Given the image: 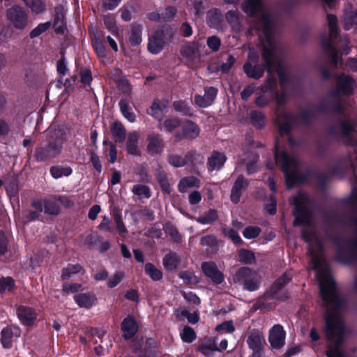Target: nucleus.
Segmentation results:
<instances>
[{"instance_id": "obj_21", "label": "nucleus", "mask_w": 357, "mask_h": 357, "mask_svg": "<svg viewBox=\"0 0 357 357\" xmlns=\"http://www.w3.org/2000/svg\"><path fill=\"white\" fill-rule=\"evenodd\" d=\"M169 107L167 100H155L149 109V114L156 119H160Z\"/></svg>"}, {"instance_id": "obj_30", "label": "nucleus", "mask_w": 357, "mask_h": 357, "mask_svg": "<svg viewBox=\"0 0 357 357\" xmlns=\"http://www.w3.org/2000/svg\"><path fill=\"white\" fill-rule=\"evenodd\" d=\"M291 280L289 274L284 273L281 278H280L274 284L271 288V294L273 297L278 299H282V297L279 296L278 291L285 286Z\"/></svg>"}, {"instance_id": "obj_61", "label": "nucleus", "mask_w": 357, "mask_h": 357, "mask_svg": "<svg viewBox=\"0 0 357 357\" xmlns=\"http://www.w3.org/2000/svg\"><path fill=\"white\" fill-rule=\"evenodd\" d=\"M81 82L83 84L86 85L89 84L92 80V76L91 72L87 70H83L80 73Z\"/></svg>"}, {"instance_id": "obj_16", "label": "nucleus", "mask_w": 357, "mask_h": 357, "mask_svg": "<svg viewBox=\"0 0 357 357\" xmlns=\"http://www.w3.org/2000/svg\"><path fill=\"white\" fill-rule=\"evenodd\" d=\"M266 341L263 334L259 331H251L247 338V344L250 349L254 351H262Z\"/></svg>"}, {"instance_id": "obj_57", "label": "nucleus", "mask_w": 357, "mask_h": 357, "mask_svg": "<svg viewBox=\"0 0 357 357\" xmlns=\"http://www.w3.org/2000/svg\"><path fill=\"white\" fill-rule=\"evenodd\" d=\"M114 220L119 234L121 236H124L127 233V229L124 226V224L122 221L121 216L119 215H115Z\"/></svg>"}, {"instance_id": "obj_2", "label": "nucleus", "mask_w": 357, "mask_h": 357, "mask_svg": "<svg viewBox=\"0 0 357 357\" xmlns=\"http://www.w3.org/2000/svg\"><path fill=\"white\" fill-rule=\"evenodd\" d=\"M243 10L250 16L257 14L261 15V18L252 25L250 32L252 33V31L255 30L258 33L264 66L269 76L276 72L282 89H286L289 75L282 63L281 50L273 37V20L271 15L264 9L261 0H246L243 4Z\"/></svg>"}, {"instance_id": "obj_56", "label": "nucleus", "mask_w": 357, "mask_h": 357, "mask_svg": "<svg viewBox=\"0 0 357 357\" xmlns=\"http://www.w3.org/2000/svg\"><path fill=\"white\" fill-rule=\"evenodd\" d=\"M82 286L77 283H64L63 285V291L66 293H74L81 290Z\"/></svg>"}, {"instance_id": "obj_42", "label": "nucleus", "mask_w": 357, "mask_h": 357, "mask_svg": "<svg viewBox=\"0 0 357 357\" xmlns=\"http://www.w3.org/2000/svg\"><path fill=\"white\" fill-rule=\"evenodd\" d=\"M104 23L107 29H109L112 33H117L118 29L116 25L115 17L112 15H105L104 17Z\"/></svg>"}, {"instance_id": "obj_34", "label": "nucleus", "mask_w": 357, "mask_h": 357, "mask_svg": "<svg viewBox=\"0 0 357 357\" xmlns=\"http://www.w3.org/2000/svg\"><path fill=\"white\" fill-rule=\"evenodd\" d=\"M33 13L36 14L43 13L45 10V5L42 0H22Z\"/></svg>"}, {"instance_id": "obj_43", "label": "nucleus", "mask_w": 357, "mask_h": 357, "mask_svg": "<svg viewBox=\"0 0 357 357\" xmlns=\"http://www.w3.org/2000/svg\"><path fill=\"white\" fill-rule=\"evenodd\" d=\"M235 330V328L233 325L232 321H227L225 322H222L215 327V331L217 332H219L220 333H233Z\"/></svg>"}, {"instance_id": "obj_46", "label": "nucleus", "mask_w": 357, "mask_h": 357, "mask_svg": "<svg viewBox=\"0 0 357 357\" xmlns=\"http://www.w3.org/2000/svg\"><path fill=\"white\" fill-rule=\"evenodd\" d=\"M180 278L186 284H195L199 282V278L192 273L184 271L180 273Z\"/></svg>"}, {"instance_id": "obj_48", "label": "nucleus", "mask_w": 357, "mask_h": 357, "mask_svg": "<svg viewBox=\"0 0 357 357\" xmlns=\"http://www.w3.org/2000/svg\"><path fill=\"white\" fill-rule=\"evenodd\" d=\"M218 218L215 211L210 210L205 215L197 219V222L202 224H210Z\"/></svg>"}, {"instance_id": "obj_13", "label": "nucleus", "mask_w": 357, "mask_h": 357, "mask_svg": "<svg viewBox=\"0 0 357 357\" xmlns=\"http://www.w3.org/2000/svg\"><path fill=\"white\" fill-rule=\"evenodd\" d=\"M20 334L21 331L17 326H8L3 328L1 333V341L3 346L6 348L10 347L13 339L20 337Z\"/></svg>"}, {"instance_id": "obj_47", "label": "nucleus", "mask_w": 357, "mask_h": 357, "mask_svg": "<svg viewBox=\"0 0 357 357\" xmlns=\"http://www.w3.org/2000/svg\"><path fill=\"white\" fill-rule=\"evenodd\" d=\"M168 162L175 167H181L186 164V159L181 155L173 154L169 156Z\"/></svg>"}, {"instance_id": "obj_60", "label": "nucleus", "mask_w": 357, "mask_h": 357, "mask_svg": "<svg viewBox=\"0 0 357 357\" xmlns=\"http://www.w3.org/2000/svg\"><path fill=\"white\" fill-rule=\"evenodd\" d=\"M98 228L104 231H112V226L110 220L106 216H104L101 222L98 225Z\"/></svg>"}, {"instance_id": "obj_33", "label": "nucleus", "mask_w": 357, "mask_h": 357, "mask_svg": "<svg viewBox=\"0 0 357 357\" xmlns=\"http://www.w3.org/2000/svg\"><path fill=\"white\" fill-rule=\"evenodd\" d=\"M73 170L69 167L53 166L50 168V174L54 178H59L62 176H68L70 175Z\"/></svg>"}, {"instance_id": "obj_31", "label": "nucleus", "mask_w": 357, "mask_h": 357, "mask_svg": "<svg viewBox=\"0 0 357 357\" xmlns=\"http://www.w3.org/2000/svg\"><path fill=\"white\" fill-rule=\"evenodd\" d=\"M119 107L122 114L128 121L130 122H134L135 121L136 116L128 100H121Z\"/></svg>"}, {"instance_id": "obj_10", "label": "nucleus", "mask_w": 357, "mask_h": 357, "mask_svg": "<svg viewBox=\"0 0 357 357\" xmlns=\"http://www.w3.org/2000/svg\"><path fill=\"white\" fill-rule=\"evenodd\" d=\"M294 122V118L286 113L278 115L276 123L278 126L279 132L281 135H289V130ZM289 143L293 144V139L288 136Z\"/></svg>"}, {"instance_id": "obj_28", "label": "nucleus", "mask_w": 357, "mask_h": 357, "mask_svg": "<svg viewBox=\"0 0 357 357\" xmlns=\"http://www.w3.org/2000/svg\"><path fill=\"white\" fill-rule=\"evenodd\" d=\"M243 68L245 74L248 77L254 79L260 78L262 77L264 73L263 68L257 66V63L254 64V66H252V64H251L250 62H247L245 63Z\"/></svg>"}, {"instance_id": "obj_27", "label": "nucleus", "mask_w": 357, "mask_h": 357, "mask_svg": "<svg viewBox=\"0 0 357 357\" xmlns=\"http://www.w3.org/2000/svg\"><path fill=\"white\" fill-rule=\"evenodd\" d=\"M199 351L206 356H209L212 352L217 351V338L213 337L205 341L199 346Z\"/></svg>"}, {"instance_id": "obj_59", "label": "nucleus", "mask_w": 357, "mask_h": 357, "mask_svg": "<svg viewBox=\"0 0 357 357\" xmlns=\"http://www.w3.org/2000/svg\"><path fill=\"white\" fill-rule=\"evenodd\" d=\"M129 42L132 45H137L142 42V36L139 31L137 30H132L129 37Z\"/></svg>"}, {"instance_id": "obj_44", "label": "nucleus", "mask_w": 357, "mask_h": 357, "mask_svg": "<svg viewBox=\"0 0 357 357\" xmlns=\"http://www.w3.org/2000/svg\"><path fill=\"white\" fill-rule=\"evenodd\" d=\"M14 280L9 277L0 279V292L9 291L14 287Z\"/></svg>"}, {"instance_id": "obj_3", "label": "nucleus", "mask_w": 357, "mask_h": 357, "mask_svg": "<svg viewBox=\"0 0 357 357\" xmlns=\"http://www.w3.org/2000/svg\"><path fill=\"white\" fill-rule=\"evenodd\" d=\"M279 144L278 140L275 149V162L280 165L285 176L286 184L290 188L301 181L298 162L295 157H289L284 151L280 149Z\"/></svg>"}, {"instance_id": "obj_9", "label": "nucleus", "mask_w": 357, "mask_h": 357, "mask_svg": "<svg viewBox=\"0 0 357 357\" xmlns=\"http://www.w3.org/2000/svg\"><path fill=\"white\" fill-rule=\"evenodd\" d=\"M268 341L273 349H280L284 345L285 332L281 325L275 324L270 329Z\"/></svg>"}, {"instance_id": "obj_20", "label": "nucleus", "mask_w": 357, "mask_h": 357, "mask_svg": "<svg viewBox=\"0 0 357 357\" xmlns=\"http://www.w3.org/2000/svg\"><path fill=\"white\" fill-rule=\"evenodd\" d=\"M17 316L20 321L27 326L33 324L36 319V314L33 309L29 307L20 306L17 310Z\"/></svg>"}, {"instance_id": "obj_4", "label": "nucleus", "mask_w": 357, "mask_h": 357, "mask_svg": "<svg viewBox=\"0 0 357 357\" xmlns=\"http://www.w3.org/2000/svg\"><path fill=\"white\" fill-rule=\"evenodd\" d=\"M233 281L243 283L244 289L252 291L259 288L261 277L258 272L248 267H242L233 275Z\"/></svg>"}, {"instance_id": "obj_54", "label": "nucleus", "mask_w": 357, "mask_h": 357, "mask_svg": "<svg viewBox=\"0 0 357 357\" xmlns=\"http://www.w3.org/2000/svg\"><path fill=\"white\" fill-rule=\"evenodd\" d=\"M226 18L232 27H236L238 24V13L234 10H229L226 14Z\"/></svg>"}, {"instance_id": "obj_49", "label": "nucleus", "mask_w": 357, "mask_h": 357, "mask_svg": "<svg viewBox=\"0 0 357 357\" xmlns=\"http://www.w3.org/2000/svg\"><path fill=\"white\" fill-rule=\"evenodd\" d=\"M261 229L258 227L249 226L245 228L243 234L245 238L250 239L257 237Z\"/></svg>"}, {"instance_id": "obj_58", "label": "nucleus", "mask_w": 357, "mask_h": 357, "mask_svg": "<svg viewBox=\"0 0 357 357\" xmlns=\"http://www.w3.org/2000/svg\"><path fill=\"white\" fill-rule=\"evenodd\" d=\"M207 45L213 51H217L220 46V40L216 36L209 37L207 40Z\"/></svg>"}, {"instance_id": "obj_12", "label": "nucleus", "mask_w": 357, "mask_h": 357, "mask_svg": "<svg viewBox=\"0 0 357 357\" xmlns=\"http://www.w3.org/2000/svg\"><path fill=\"white\" fill-rule=\"evenodd\" d=\"M147 153L151 155L160 154L164 149V142L161 137L158 134H150L148 135Z\"/></svg>"}, {"instance_id": "obj_64", "label": "nucleus", "mask_w": 357, "mask_h": 357, "mask_svg": "<svg viewBox=\"0 0 357 357\" xmlns=\"http://www.w3.org/2000/svg\"><path fill=\"white\" fill-rule=\"evenodd\" d=\"M93 47L97 54L100 57H105L106 56V50L104 45L99 41H96L93 44Z\"/></svg>"}, {"instance_id": "obj_62", "label": "nucleus", "mask_w": 357, "mask_h": 357, "mask_svg": "<svg viewBox=\"0 0 357 357\" xmlns=\"http://www.w3.org/2000/svg\"><path fill=\"white\" fill-rule=\"evenodd\" d=\"M6 190L9 197L14 196L17 191V185L15 179L10 183H7L6 185Z\"/></svg>"}, {"instance_id": "obj_45", "label": "nucleus", "mask_w": 357, "mask_h": 357, "mask_svg": "<svg viewBox=\"0 0 357 357\" xmlns=\"http://www.w3.org/2000/svg\"><path fill=\"white\" fill-rule=\"evenodd\" d=\"M50 22H45L38 24L30 32L29 36L31 38H34L39 36L40 34L47 31L50 27Z\"/></svg>"}, {"instance_id": "obj_50", "label": "nucleus", "mask_w": 357, "mask_h": 357, "mask_svg": "<svg viewBox=\"0 0 357 357\" xmlns=\"http://www.w3.org/2000/svg\"><path fill=\"white\" fill-rule=\"evenodd\" d=\"M174 107L176 111L180 112L186 116H190L192 114L190 108L188 107V105L185 102H183V101L174 102Z\"/></svg>"}, {"instance_id": "obj_7", "label": "nucleus", "mask_w": 357, "mask_h": 357, "mask_svg": "<svg viewBox=\"0 0 357 357\" xmlns=\"http://www.w3.org/2000/svg\"><path fill=\"white\" fill-rule=\"evenodd\" d=\"M61 141L50 142L45 146L38 147L36 150L34 157L37 161H47L58 155L62 150Z\"/></svg>"}, {"instance_id": "obj_23", "label": "nucleus", "mask_w": 357, "mask_h": 357, "mask_svg": "<svg viewBox=\"0 0 357 357\" xmlns=\"http://www.w3.org/2000/svg\"><path fill=\"white\" fill-rule=\"evenodd\" d=\"M121 330L123 332L125 338L129 339L133 337L137 332L138 326L132 317H128L121 323Z\"/></svg>"}, {"instance_id": "obj_38", "label": "nucleus", "mask_w": 357, "mask_h": 357, "mask_svg": "<svg viewBox=\"0 0 357 357\" xmlns=\"http://www.w3.org/2000/svg\"><path fill=\"white\" fill-rule=\"evenodd\" d=\"M145 271L153 280H159L162 277V272L151 263H147L145 265Z\"/></svg>"}, {"instance_id": "obj_63", "label": "nucleus", "mask_w": 357, "mask_h": 357, "mask_svg": "<svg viewBox=\"0 0 357 357\" xmlns=\"http://www.w3.org/2000/svg\"><path fill=\"white\" fill-rule=\"evenodd\" d=\"M121 0H105L102 6L105 10H111L118 6Z\"/></svg>"}, {"instance_id": "obj_18", "label": "nucleus", "mask_w": 357, "mask_h": 357, "mask_svg": "<svg viewBox=\"0 0 357 357\" xmlns=\"http://www.w3.org/2000/svg\"><path fill=\"white\" fill-rule=\"evenodd\" d=\"M139 133L137 131H132L128 135L126 142V150L129 154L139 155L141 151L139 147Z\"/></svg>"}, {"instance_id": "obj_22", "label": "nucleus", "mask_w": 357, "mask_h": 357, "mask_svg": "<svg viewBox=\"0 0 357 357\" xmlns=\"http://www.w3.org/2000/svg\"><path fill=\"white\" fill-rule=\"evenodd\" d=\"M74 300L80 307L89 309L95 304L96 297L93 294L82 293L75 295Z\"/></svg>"}, {"instance_id": "obj_25", "label": "nucleus", "mask_w": 357, "mask_h": 357, "mask_svg": "<svg viewBox=\"0 0 357 357\" xmlns=\"http://www.w3.org/2000/svg\"><path fill=\"white\" fill-rule=\"evenodd\" d=\"M182 135L185 138L195 139L200 132L199 126L191 121H187L182 125Z\"/></svg>"}, {"instance_id": "obj_55", "label": "nucleus", "mask_w": 357, "mask_h": 357, "mask_svg": "<svg viewBox=\"0 0 357 357\" xmlns=\"http://www.w3.org/2000/svg\"><path fill=\"white\" fill-rule=\"evenodd\" d=\"M224 233L234 243L240 244L242 241L237 231L233 229H224Z\"/></svg>"}, {"instance_id": "obj_5", "label": "nucleus", "mask_w": 357, "mask_h": 357, "mask_svg": "<svg viewBox=\"0 0 357 357\" xmlns=\"http://www.w3.org/2000/svg\"><path fill=\"white\" fill-rule=\"evenodd\" d=\"M335 258L337 261L348 264L357 259V238L351 241L339 244L336 249Z\"/></svg>"}, {"instance_id": "obj_40", "label": "nucleus", "mask_w": 357, "mask_h": 357, "mask_svg": "<svg viewBox=\"0 0 357 357\" xmlns=\"http://www.w3.org/2000/svg\"><path fill=\"white\" fill-rule=\"evenodd\" d=\"M180 335L182 340L188 343L192 342L196 337L195 331L189 326H185Z\"/></svg>"}, {"instance_id": "obj_1", "label": "nucleus", "mask_w": 357, "mask_h": 357, "mask_svg": "<svg viewBox=\"0 0 357 357\" xmlns=\"http://www.w3.org/2000/svg\"><path fill=\"white\" fill-rule=\"evenodd\" d=\"M295 206L294 225H303V237L308 244L311 257L310 267L317 270L319 282L320 296L326 308V335L328 342L327 357H344L340 349L344 335L342 313L345 302L340 296L329 268L322 255V245L312 224L311 212L308 207V198L304 193H299L291 199Z\"/></svg>"}, {"instance_id": "obj_36", "label": "nucleus", "mask_w": 357, "mask_h": 357, "mask_svg": "<svg viewBox=\"0 0 357 357\" xmlns=\"http://www.w3.org/2000/svg\"><path fill=\"white\" fill-rule=\"evenodd\" d=\"M82 270V266L79 264H69L66 268H63L61 273L62 280H67L71 277L72 275L79 273Z\"/></svg>"}, {"instance_id": "obj_19", "label": "nucleus", "mask_w": 357, "mask_h": 357, "mask_svg": "<svg viewBox=\"0 0 357 357\" xmlns=\"http://www.w3.org/2000/svg\"><path fill=\"white\" fill-rule=\"evenodd\" d=\"M164 40L161 31L155 32L149 40L148 49L152 54H157L163 48Z\"/></svg>"}, {"instance_id": "obj_35", "label": "nucleus", "mask_w": 357, "mask_h": 357, "mask_svg": "<svg viewBox=\"0 0 357 357\" xmlns=\"http://www.w3.org/2000/svg\"><path fill=\"white\" fill-rule=\"evenodd\" d=\"M239 261L245 264H251L255 262V255L254 252L245 249H241L238 251Z\"/></svg>"}, {"instance_id": "obj_17", "label": "nucleus", "mask_w": 357, "mask_h": 357, "mask_svg": "<svg viewBox=\"0 0 357 357\" xmlns=\"http://www.w3.org/2000/svg\"><path fill=\"white\" fill-rule=\"evenodd\" d=\"M217 89L214 87L206 88L203 96L197 95L195 97V103L201 107H206L212 104L217 95Z\"/></svg>"}, {"instance_id": "obj_15", "label": "nucleus", "mask_w": 357, "mask_h": 357, "mask_svg": "<svg viewBox=\"0 0 357 357\" xmlns=\"http://www.w3.org/2000/svg\"><path fill=\"white\" fill-rule=\"evenodd\" d=\"M204 274L210 278L215 283L220 284L224 280L223 274L218 269L216 265L213 262H205L202 265Z\"/></svg>"}, {"instance_id": "obj_52", "label": "nucleus", "mask_w": 357, "mask_h": 357, "mask_svg": "<svg viewBox=\"0 0 357 357\" xmlns=\"http://www.w3.org/2000/svg\"><path fill=\"white\" fill-rule=\"evenodd\" d=\"M251 119L253 124L261 128L264 124V116L262 113L258 112H253L251 113Z\"/></svg>"}, {"instance_id": "obj_14", "label": "nucleus", "mask_w": 357, "mask_h": 357, "mask_svg": "<svg viewBox=\"0 0 357 357\" xmlns=\"http://www.w3.org/2000/svg\"><path fill=\"white\" fill-rule=\"evenodd\" d=\"M344 28L349 30L353 27L357 29V10L348 3L345 6L343 15Z\"/></svg>"}, {"instance_id": "obj_32", "label": "nucleus", "mask_w": 357, "mask_h": 357, "mask_svg": "<svg viewBox=\"0 0 357 357\" xmlns=\"http://www.w3.org/2000/svg\"><path fill=\"white\" fill-rule=\"evenodd\" d=\"M179 264L178 256L173 252L167 253L163 258V265L168 271L175 270Z\"/></svg>"}, {"instance_id": "obj_37", "label": "nucleus", "mask_w": 357, "mask_h": 357, "mask_svg": "<svg viewBox=\"0 0 357 357\" xmlns=\"http://www.w3.org/2000/svg\"><path fill=\"white\" fill-rule=\"evenodd\" d=\"M337 19L336 16L329 14L327 15V23L329 28V34L331 38H333L338 34V28L337 26Z\"/></svg>"}, {"instance_id": "obj_8", "label": "nucleus", "mask_w": 357, "mask_h": 357, "mask_svg": "<svg viewBox=\"0 0 357 357\" xmlns=\"http://www.w3.org/2000/svg\"><path fill=\"white\" fill-rule=\"evenodd\" d=\"M32 207L34 208V211L29 214V220H35L43 210L45 213L52 215H56L59 211V208L55 202L45 199L33 201Z\"/></svg>"}, {"instance_id": "obj_41", "label": "nucleus", "mask_w": 357, "mask_h": 357, "mask_svg": "<svg viewBox=\"0 0 357 357\" xmlns=\"http://www.w3.org/2000/svg\"><path fill=\"white\" fill-rule=\"evenodd\" d=\"M179 121L177 119H166L162 124H160L159 128L161 130H165L168 132L172 131L174 128L178 127Z\"/></svg>"}, {"instance_id": "obj_26", "label": "nucleus", "mask_w": 357, "mask_h": 357, "mask_svg": "<svg viewBox=\"0 0 357 357\" xmlns=\"http://www.w3.org/2000/svg\"><path fill=\"white\" fill-rule=\"evenodd\" d=\"M200 185V181L195 176H188L181 179L178 183V190L181 192H185L189 189L192 188H198Z\"/></svg>"}, {"instance_id": "obj_24", "label": "nucleus", "mask_w": 357, "mask_h": 357, "mask_svg": "<svg viewBox=\"0 0 357 357\" xmlns=\"http://www.w3.org/2000/svg\"><path fill=\"white\" fill-rule=\"evenodd\" d=\"M226 161V156L224 153L214 151L208 159L209 171L220 169Z\"/></svg>"}, {"instance_id": "obj_29", "label": "nucleus", "mask_w": 357, "mask_h": 357, "mask_svg": "<svg viewBox=\"0 0 357 357\" xmlns=\"http://www.w3.org/2000/svg\"><path fill=\"white\" fill-rule=\"evenodd\" d=\"M111 132L116 142H122L126 139V129L119 122L112 123Z\"/></svg>"}, {"instance_id": "obj_51", "label": "nucleus", "mask_w": 357, "mask_h": 357, "mask_svg": "<svg viewBox=\"0 0 357 357\" xmlns=\"http://www.w3.org/2000/svg\"><path fill=\"white\" fill-rule=\"evenodd\" d=\"M356 126V124H351L349 121H342L341 123V130L342 135L345 137L349 136L354 132Z\"/></svg>"}, {"instance_id": "obj_53", "label": "nucleus", "mask_w": 357, "mask_h": 357, "mask_svg": "<svg viewBox=\"0 0 357 357\" xmlns=\"http://www.w3.org/2000/svg\"><path fill=\"white\" fill-rule=\"evenodd\" d=\"M123 278V274L121 272H117L114 273L108 280L107 287L109 288H113L116 287L120 282L122 280Z\"/></svg>"}, {"instance_id": "obj_11", "label": "nucleus", "mask_w": 357, "mask_h": 357, "mask_svg": "<svg viewBox=\"0 0 357 357\" xmlns=\"http://www.w3.org/2000/svg\"><path fill=\"white\" fill-rule=\"evenodd\" d=\"M354 80L348 75H340L337 82L336 91L345 96H349L353 93L355 87Z\"/></svg>"}, {"instance_id": "obj_6", "label": "nucleus", "mask_w": 357, "mask_h": 357, "mask_svg": "<svg viewBox=\"0 0 357 357\" xmlns=\"http://www.w3.org/2000/svg\"><path fill=\"white\" fill-rule=\"evenodd\" d=\"M6 15L10 24L17 29L23 30L28 24V16L24 9L17 4L8 8Z\"/></svg>"}, {"instance_id": "obj_39", "label": "nucleus", "mask_w": 357, "mask_h": 357, "mask_svg": "<svg viewBox=\"0 0 357 357\" xmlns=\"http://www.w3.org/2000/svg\"><path fill=\"white\" fill-rule=\"evenodd\" d=\"M132 191L141 198H149L151 197L150 189L144 185H135Z\"/></svg>"}]
</instances>
